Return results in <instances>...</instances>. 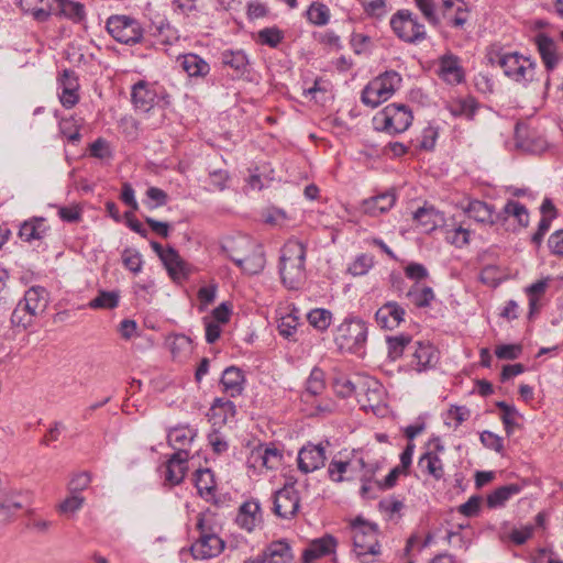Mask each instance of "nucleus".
Here are the masks:
<instances>
[{
	"label": "nucleus",
	"mask_w": 563,
	"mask_h": 563,
	"mask_svg": "<svg viewBox=\"0 0 563 563\" xmlns=\"http://www.w3.org/2000/svg\"><path fill=\"white\" fill-rule=\"evenodd\" d=\"M351 529L356 556L362 563H369V556H375L380 553L376 526L365 522L361 518H356Z\"/></svg>",
	"instance_id": "4"
},
{
	"label": "nucleus",
	"mask_w": 563,
	"mask_h": 563,
	"mask_svg": "<svg viewBox=\"0 0 563 563\" xmlns=\"http://www.w3.org/2000/svg\"><path fill=\"white\" fill-rule=\"evenodd\" d=\"M478 103L473 97L453 99L446 102L445 109L453 117H462L472 120L476 113Z\"/></svg>",
	"instance_id": "31"
},
{
	"label": "nucleus",
	"mask_w": 563,
	"mask_h": 563,
	"mask_svg": "<svg viewBox=\"0 0 563 563\" xmlns=\"http://www.w3.org/2000/svg\"><path fill=\"white\" fill-rule=\"evenodd\" d=\"M501 69L511 80L526 85L534 78L536 63L519 53H507L501 59Z\"/></svg>",
	"instance_id": "9"
},
{
	"label": "nucleus",
	"mask_w": 563,
	"mask_h": 563,
	"mask_svg": "<svg viewBox=\"0 0 563 563\" xmlns=\"http://www.w3.org/2000/svg\"><path fill=\"white\" fill-rule=\"evenodd\" d=\"M60 85V93L59 100L64 108L71 109L79 101L78 95V81L75 73L68 69H65L59 79Z\"/></svg>",
	"instance_id": "19"
},
{
	"label": "nucleus",
	"mask_w": 563,
	"mask_h": 563,
	"mask_svg": "<svg viewBox=\"0 0 563 563\" xmlns=\"http://www.w3.org/2000/svg\"><path fill=\"white\" fill-rule=\"evenodd\" d=\"M122 263L126 269L133 274H137L142 271V256L139 251L133 249H125L122 252Z\"/></svg>",
	"instance_id": "50"
},
{
	"label": "nucleus",
	"mask_w": 563,
	"mask_h": 563,
	"mask_svg": "<svg viewBox=\"0 0 563 563\" xmlns=\"http://www.w3.org/2000/svg\"><path fill=\"white\" fill-rule=\"evenodd\" d=\"M196 435L197 431L189 427H177L169 430L167 440L173 448H187Z\"/></svg>",
	"instance_id": "37"
},
{
	"label": "nucleus",
	"mask_w": 563,
	"mask_h": 563,
	"mask_svg": "<svg viewBox=\"0 0 563 563\" xmlns=\"http://www.w3.org/2000/svg\"><path fill=\"white\" fill-rule=\"evenodd\" d=\"M350 465V462L332 460L328 467L330 479L336 483L344 481V474L347 472Z\"/></svg>",
	"instance_id": "64"
},
{
	"label": "nucleus",
	"mask_w": 563,
	"mask_h": 563,
	"mask_svg": "<svg viewBox=\"0 0 563 563\" xmlns=\"http://www.w3.org/2000/svg\"><path fill=\"white\" fill-rule=\"evenodd\" d=\"M445 241L456 247H463L470 242V231L462 227L446 230Z\"/></svg>",
	"instance_id": "56"
},
{
	"label": "nucleus",
	"mask_w": 563,
	"mask_h": 563,
	"mask_svg": "<svg viewBox=\"0 0 563 563\" xmlns=\"http://www.w3.org/2000/svg\"><path fill=\"white\" fill-rule=\"evenodd\" d=\"M479 439L485 448L494 450L497 453L504 451V440L499 435L486 430L481 433Z\"/></svg>",
	"instance_id": "63"
},
{
	"label": "nucleus",
	"mask_w": 563,
	"mask_h": 563,
	"mask_svg": "<svg viewBox=\"0 0 563 563\" xmlns=\"http://www.w3.org/2000/svg\"><path fill=\"white\" fill-rule=\"evenodd\" d=\"M46 233L45 220L43 218H32L24 221L19 230V236L25 241L41 240Z\"/></svg>",
	"instance_id": "34"
},
{
	"label": "nucleus",
	"mask_w": 563,
	"mask_h": 563,
	"mask_svg": "<svg viewBox=\"0 0 563 563\" xmlns=\"http://www.w3.org/2000/svg\"><path fill=\"white\" fill-rule=\"evenodd\" d=\"M373 256L361 254L349 265L347 272L353 276H363L373 267Z\"/></svg>",
	"instance_id": "49"
},
{
	"label": "nucleus",
	"mask_w": 563,
	"mask_h": 563,
	"mask_svg": "<svg viewBox=\"0 0 563 563\" xmlns=\"http://www.w3.org/2000/svg\"><path fill=\"white\" fill-rule=\"evenodd\" d=\"M521 487L518 484H509L496 488L487 496V506L489 508L503 507L512 496L519 494Z\"/></svg>",
	"instance_id": "36"
},
{
	"label": "nucleus",
	"mask_w": 563,
	"mask_h": 563,
	"mask_svg": "<svg viewBox=\"0 0 563 563\" xmlns=\"http://www.w3.org/2000/svg\"><path fill=\"white\" fill-rule=\"evenodd\" d=\"M292 560L291 548L286 540L273 541L257 556L258 563H290Z\"/></svg>",
	"instance_id": "18"
},
{
	"label": "nucleus",
	"mask_w": 563,
	"mask_h": 563,
	"mask_svg": "<svg viewBox=\"0 0 563 563\" xmlns=\"http://www.w3.org/2000/svg\"><path fill=\"white\" fill-rule=\"evenodd\" d=\"M244 382L243 372L235 366H230L223 371L220 384L225 394L236 397L242 394Z\"/></svg>",
	"instance_id": "25"
},
{
	"label": "nucleus",
	"mask_w": 563,
	"mask_h": 563,
	"mask_svg": "<svg viewBox=\"0 0 563 563\" xmlns=\"http://www.w3.org/2000/svg\"><path fill=\"white\" fill-rule=\"evenodd\" d=\"M119 303V294L115 291H100L99 295L89 302L92 309H113Z\"/></svg>",
	"instance_id": "46"
},
{
	"label": "nucleus",
	"mask_w": 563,
	"mask_h": 563,
	"mask_svg": "<svg viewBox=\"0 0 563 563\" xmlns=\"http://www.w3.org/2000/svg\"><path fill=\"white\" fill-rule=\"evenodd\" d=\"M243 239H250L249 236H239L229 239L225 241V243L222 245V251L228 255V257L236 264L235 256H243L245 253H247L249 247L246 246H240V242Z\"/></svg>",
	"instance_id": "53"
},
{
	"label": "nucleus",
	"mask_w": 563,
	"mask_h": 563,
	"mask_svg": "<svg viewBox=\"0 0 563 563\" xmlns=\"http://www.w3.org/2000/svg\"><path fill=\"white\" fill-rule=\"evenodd\" d=\"M325 388L324 372L319 367H313L307 379L306 393L303 398L320 395Z\"/></svg>",
	"instance_id": "40"
},
{
	"label": "nucleus",
	"mask_w": 563,
	"mask_h": 563,
	"mask_svg": "<svg viewBox=\"0 0 563 563\" xmlns=\"http://www.w3.org/2000/svg\"><path fill=\"white\" fill-rule=\"evenodd\" d=\"M413 220L423 228L426 232L434 230L443 216L432 206H423L413 213Z\"/></svg>",
	"instance_id": "33"
},
{
	"label": "nucleus",
	"mask_w": 563,
	"mask_h": 563,
	"mask_svg": "<svg viewBox=\"0 0 563 563\" xmlns=\"http://www.w3.org/2000/svg\"><path fill=\"white\" fill-rule=\"evenodd\" d=\"M20 302L31 312V314L36 317L45 311L48 300L44 288L32 287L25 291V295Z\"/></svg>",
	"instance_id": "29"
},
{
	"label": "nucleus",
	"mask_w": 563,
	"mask_h": 563,
	"mask_svg": "<svg viewBox=\"0 0 563 563\" xmlns=\"http://www.w3.org/2000/svg\"><path fill=\"white\" fill-rule=\"evenodd\" d=\"M306 246L297 240L288 241L280 256L279 273L284 285L297 289L305 280Z\"/></svg>",
	"instance_id": "1"
},
{
	"label": "nucleus",
	"mask_w": 563,
	"mask_h": 563,
	"mask_svg": "<svg viewBox=\"0 0 563 563\" xmlns=\"http://www.w3.org/2000/svg\"><path fill=\"white\" fill-rule=\"evenodd\" d=\"M470 416L471 411L465 406H451L446 413V423L451 426L453 421V427L456 429L466 421Z\"/></svg>",
	"instance_id": "57"
},
{
	"label": "nucleus",
	"mask_w": 563,
	"mask_h": 563,
	"mask_svg": "<svg viewBox=\"0 0 563 563\" xmlns=\"http://www.w3.org/2000/svg\"><path fill=\"white\" fill-rule=\"evenodd\" d=\"M538 51L548 70H552L559 63L556 43L544 33H539L534 37Z\"/></svg>",
	"instance_id": "24"
},
{
	"label": "nucleus",
	"mask_w": 563,
	"mask_h": 563,
	"mask_svg": "<svg viewBox=\"0 0 563 563\" xmlns=\"http://www.w3.org/2000/svg\"><path fill=\"white\" fill-rule=\"evenodd\" d=\"M258 43L277 47L284 40V33L278 27H265L257 33Z\"/></svg>",
	"instance_id": "48"
},
{
	"label": "nucleus",
	"mask_w": 563,
	"mask_h": 563,
	"mask_svg": "<svg viewBox=\"0 0 563 563\" xmlns=\"http://www.w3.org/2000/svg\"><path fill=\"white\" fill-rule=\"evenodd\" d=\"M107 31L119 43L133 45L143 37L140 23L128 15H112L107 21Z\"/></svg>",
	"instance_id": "8"
},
{
	"label": "nucleus",
	"mask_w": 563,
	"mask_h": 563,
	"mask_svg": "<svg viewBox=\"0 0 563 563\" xmlns=\"http://www.w3.org/2000/svg\"><path fill=\"white\" fill-rule=\"evenodd\" d=\"M418 468L435 481H440L444 476V465L435 451H427L418 461Z\"/></svg>",
	"instance_id": "28"
},
{
	"label": "nucleus",
	"mask_w": 563,
	"mask_h": 563,
	"mask_svg": "<svg viewBox=\"0 0 563 563\" xmlns=\"http://www.w3.org/2000/svg\"><path fill=\"white\" fill-rule=\"evenodd\" d=\"M416 5L424 16V19L431 24V25H439L440 19L435 11V2L434 0H415Z\"/></svg>",
	"instance_id": "60"
},
{
	"label": "nucleus",
	"mask_w": 563,
	"mask_h": 563,
	"mask_svg": "<svg viewBox=\"0 0 563 563\" xmlns=\"http://www.w3.org/2000/svg\"><path fill=\"white\" fill-rule=\"evenodd\" d=\"M34 316L19 301L11 314V323L14 327L26 329L32 324Z\"/></svg>",
	"instance_id": "55"
},
{
	"label": "nucleus",
	"mask_w": 563,
	"mask_h": 563,
	"mask_svg": "<svg viewBox=\"0 0 563 563\" xmlns=\"http://www.w3.org/2000/svg\"><path fill=\"white\" fill-rule=\"evenodd\" d=\"M361 375L353 378L340 377L334 380V388L339 396L345 398L352 395L357 396L358 387L356 386Z\"/></svg>",
	"instance_id": "44"
},
{
	"label": "nucleus",
	"mask_w": 563,
	"mask_h": 563,
	"mask_svg": "<svg viewBox=\"0 0 563 563\" xmlns=\"http://www.w3.org/2000/svg\"><path fill=\"white\" fill-rule=\"evenodd\" d=\"M412 119L407 106L391 103L375 114L373 124L375 130L395 135L405 132L411 125Z\"/></svg>",
	"instance_id": "3"
},
{
	"label": "nucleus",
	"mask_w": 563,
	"mask_h": 563,
	"mask_svg": "<svg viewBox=\"0 0 563 563\" xmlns=\"http://www.w3.org/2000/svg\"><path fill=\"white\" fill-rule=\"evenodd\" d=\"M368 328L360 318H346L336 329L334 341L340 350L356 353L367 340Z\"/></svg>",
	"instance_id": "5"
},
{
	"label": "nucleus",
	"mask_w": 563,
	"mask_h": 563,
	"mask_svg": "<svg viewBox=\"0 0 563 563\" xmlns=\"http://www.w3.org/2000/svg\"><path fill=\"white\" fill-rule=\"evenodd\" d=\"M91 477L87 472L76 473L71 476L67 485L69 494L81 495V493L90 485Z\"/></svg>",
	"instance_id": "52"
},
{
	"label": "nucleus",
	"mask_w": 563,
	"mask_h": 563,
	"mask_svg": "<svg viewBox=\"0 0 563 563\" xmlns=\"http://www.w3.org/2000/svg\"><path fill=\"white\" fill-rule=\"evenodd\" d=\"M240 246H246L249 251L243 256L234 255L236 266L250 275L261 273L265 266V255L262 245L252 239H243L240 242Z\"/></svg>",
	"instance_id": "12"
},
{
	"label": "nucleus",
	"mask_w": 563,
	"mask_h": 563,
	"mask_svg": "<svg viewBox=\"0 0 563 563\" xmlns=\"http://www.w3.org/2000/svg\"><path fill=\"white\" fill-rule=\"evenodd\" d=\"M260 457L262 460V465L268 470H275L282 462L283 454L276 448H265L262 452H260Z\"/></svg>",
	"instance_id": "61"
},
{
	"label": "nucleus",
	"mask_w": 563,
	"mask_h": 563,
	"mask_svg": "<svg viewBox=\"0 0 563 563\" xmlns=\"http://www.w3.org/2000/svg\"><path fill=\"white\" fill-rule=\"evenodd\" d=\"M180 65L190 77H203L210 71L209 64L197 54L184 55Z\"/></svg>",
	"instance_id": "35"
},
{
	"label": "nucleus",
	"mask_w": 563,
	"mask_h": 563,
	"mask_svg": "<svg viewBox=\"0 0 563 563\" xmlns=\"http://www.w3.org/2000/svg\"><path fill=\"white\" fill-rule=\"evenodd\" d=\"M307 18L314 25H325L330 19V11L325 4L313 2L307 10Z\"/></svg>",
	"instance_id": "45"
},
{
	"label": "nucleus",
	"mask_w": 563,
	"mask_h": 563,
	"mask_svg": "<svg viewBox=\"0 0 563 563\" xmlns=\"http://www.w3.org/2000/svg\"><path fill=\"white\" fill-rule=\"evenodd\" d=\"M396 197L391 192H384L368 199H365L362 203L364 213L376 217L380 213H385L393 208L395 205Z\"/></svg>",
	"instance_id": "27"
},
{
	"label": "nucleus",
	"mask_w": 563,
	"mask_h": 563,
	"mask_svg": "<svg viewBox=\"0 0 563 563\" xmlns=\"http://www.w3.org/2000/svg\"><path fill=\"white\" fill-rule=\"evenodd\" d=\"M327 456L321 444L308 443L298 453V467L303 473L319 470L325 463Z\"/></svg>",
	"instance_id": "13"
},
{
	"label": "nucleus",
	"mask_w": 563,
	"mask_h": 563,
	"mask_svg": "<svg viewBox=\"0 0 563 563\" xmlns=\"http://www.w3.org/2000/svg\"><path fill=\"white\" fill-rule=\"evenodd\" d=\"M406 310L396 301H387L375 313L377 324L387 330L397 328L405 318Z\"/></svg>",
	"instance_id": "16"
},
{
	"label": "nucleus",
	"mask_w": 563,
	"mask_h": 563,
	"mask_svg": "<svg viewBox=\"0 0 563 563\" xmlns=\"http://www.w3.org/2000/svg\"><path fill=\"white\" fill-rule=\"evenodd\" d=\"M402 78L395 70H388L371 80L362 91V101L372 108L387 101L399 89Z\"/></svg>",
	"instance_id": "2"
},
{
	"label": "nucleus",
	"mask_w": 563,
	"mask_h": 563,
	"mask_svg": "<svg viewBox=\"0 0 563 563\" xmlns=\"http://www.w3.org/2000/svg\"><path fill=\"white\" fill-rule=\"evenodd\" d=\"M236 415L233 401L224 398H216L209 409L208 418L213 427H222Z\"/></svg>",
	"instance_id": "20"
},
{
	"label": "nucleus",
	"mask_w": 563,
	"mask_h": 563,
	"mask_svg": "<svg viewBox=\"0 0 563 563\" xmlns=\"http://www.w3.org/2000/svg\"><path fill=\"white\" fill-rule=\"evenodd\" d=\"M56 8L53 13L58 16L67 18L76 23L81 22L86 18L84 4L73 0H55Z\"/></svg>",
	"instance_id": "32"
},
{
	"label": "nucleus",
	"mask_w": 563,
	"mask_h": 563,
	"mask_svg": "<svg viewBox=\"0 0 563 563\" xmlns=\"http://www.w3.org/2000/svg\"><path fill=\"white\" fill-rule=\"evenodd\" d=\"M522 353L520 344H501L495 349V355L499 360H516Z\"/></svg>",
	"instance_id": "62"
},
{
	"label": "nucleus",
	"mask_w": 563,
	"mask_h": 563,
	"mask_svg": "<svg viewBox=\"0 0 563 563\" xmlns=\"http://www.w3.org/2000/svg\"><path fill=\"white\" fill-rule=\"evenodd\" d=\"M185 471L181 467H177L174 462H168L164 466V484L170 487L178 485L185 477Z\"/></svg>",
	"instance_id": "51"
},
{
	"label": "nucleus",
	"mask_w": 563,
	"mask_h": 563,
	"mask_svg": "<svg viewBox=\"0 0 563 563\" xmlns=\"http://www.w3.org/2000/svg\"><path fill=\"white\" fill-rule=\"evenodd\" d=\"M195 484L199 495L207 501L214 500L216 481L214 474L209 468L198 470L196 472Z\"/></svg>",
	"instance_id": "30"
},
{
	"label": "nucleus",
	"mask_w": 563,
	"mask_h": 563,
	"mask_svg": "<svg viewBox=\"0 0 563 563\" xmlns=\"http://www.w3.org/2000/svg\"><path fill=\"white\" fill-rule=\"evenodd\" d=\"M298 324V318L292 313H288L279 319L277 328L280 335L290 339L296 333Z\"/></svg>",
	"instance_id": "58"
},
{
	"label": "nucleus",
	"mask_w": 563,
	"mask_h": 563,
	"mask_svg": "<svg viewBox=\"0 0 563 563\" xmlns=\"http://www.w3.org/2000/svg\"><path fill=\"white\" fill-rule=\"evenodd\" d=\"M437 360V350L433 345L420 341L413 342L410 361L412 369L419 373L426 371L431 367Z\"/></svg>",
	"instance_id": "17"
},
{
	"label": "nucleus",
	"mask_w": 563,
	"mask_h": 563,
	"mask_svg": "<svg viewBox=\"0 0 563 563\" xmlns=\"http://www.w3.org/2000/svg\"><path fill=\"white\" fill-rule=\"evenodd\" d=\"M388 355L393 360L400 357L406 351H411L413 347V341L411 336L400 334L387 339Z\"/></svg>",
	"instance_id": "38"
},
{
	"label": "nucleus",
	"mask_w": 563,
	"mask_h": 563,
	"mask_svg": "<svg viewBox=\"0 0 563 563\" xmlns=\"http://www.w3.org/2000/svg\"><path fill=\"white\" fill-rule=\"evenodd\" d=\"M309 323L318 330H325L331 322V312L325 309H313L308 316Z\"/></svg>",
	"instance_id": "54"
},
{
	"label": "nucleus",
	"mask_w": 563,
	"mask_h": 563,
	"mask_svg": "<svg viewBox=\"0 0 563 563\" xmlns=\"http://www.w3.org/2000/svg\"><path fill=\"white\" fill-rule=\"evenodd\" d=\"M409 300L417 307H428L434 298L432 288L430 287H412L407 294Z\"/></svg>",
	"instance_id": "43"
},
{
	"label": "nucleus",
	"mask_w": 563,
	"mask_h": 563,
	"mask_svg": "<svg viewBox=\"0 0 563 563\" xmlns=\"http://www.w3.org/2000/svg\"><path fill=\"white\" fill-rule=\"evenodd\" d=\"M300 507V496L294 484H286L274 495L273 511L282 519L294 518Z\"/></svg>",
	"instance_id": "11"
},
{
	"label": "nucleus",
	"mask_w": 563,
	"mask_h": 563,
	"mask_svg": "<svg viewBox=\"0 0 563 563\" xmlns=\"http://www.w3.org/2000/svg\"><path fill=\"white\" fill-rule=\"evenodd\" d=\"M221 60L223 65L238 71H243L249 64V59L242 51H224L221 54Z\"/></svg>",
	"instance_id": "42"
},
{
	"label": "nucleus",
	"mask_w": 563,
	"mask_h": 563,
	"mask_svg": "<svg viewBox=\"0 0 563 563\" xmlns=\"http://www.w3.org/2000/svg\"><path fill=\"white\" fill-rule=\"evenodd\" d=\"M390 27L404 42L417 44L427 38V31L411 11L398 10L390 19Z\"/></svg>",
	"instance_id": "7"
},
{
	"label": "nucleus",
	"mask_w": 563,
	"mask_h": 563,
	"mask_svg": "<svg viewBox=\"0 0 563 563\" xmlns=\"http://www.w3.org/2000/svg\"><path fill=\"white\" fill-rule=\"evenodd\" d=\"M466 212L470 218L484 224H495L500 220L501 214H495L494 207L481 200H473L468 203Z\"/></svg>",
	"instance_id": "26"
},
{
	"label": "nucleus",
	"mask_w": 563,
	"mask_h": 563,
	"mask_svg": "<svg viewBox=\"0 0 563 563\" xmlns=\"http://www.w3.org/2000/svg\"><path fill=\"white\" fill-rule=\"evenodd\" d=\"M438 75L446 84H461L464 80V70L460 58L452 53L442 55L439 58Z\"/></svg>",
	"instance_id": "15"
},
{
	"label": "nucleus",
	"mask_w": 563,
	"mask_h": 563,
	"mask_svg": "<svg viewBox=\"0 0 563 563\" xmlns=\"http://www.w3.org/2000/svg\"><path fill=\"white\" fill-rule=\"evenodd\" d=\"M496 406L503 412L501 421L504 423L507 435H511L514 429L518 426L517 418L520 416L518 410L505 401H497Z\"/></svg>",
	"instance_id": "41"
},
{
	"label": "nucleus",
	"mask_w": 563,
	"mask_h": 563,
	"mask_svg": "<svg viewBox=\"0 0 563 563\" xmlns=\"http://www.w3.org/2000/svg\"><path fill=\"white\" fill-rule=\"evenodd\" d=\"M500 214V219L504 220L508 217L516 218L521 227H527L529 224V212L527 208L518 201L508 200L503 209V213Z\"/></svg>",
	"instance_id": "39"
},
{
	"label": "nucleus",
	"mask_w": 563,
	"mask_h": 563,
	"mask_svg": "<svg viewBox=\"0 0 563 563\" xmlns=\"http://www.w3.org/2000/svg\"><path fill=\"white\" fill-rule=\"evenodd\" d=\"M196 528L199 537L191 545L190 552L196 560H208L218 556L224 550V541L206 525L202 514L198 515Z\"/></svg>",
	"instance_id": "6"
},
{
	"label": "nucleus",
	"mask_w": 563,
	"mask_h": 563,
	"mask_svg": "<svg viewBox=\"0 0 563 563\" xmlns=\"http://www.w3.org/2000/svg\"><path fill=\"white\" fill-rule=\"evenodd\" d=\"M59 132L71 143L79 142L81 137L79 126L74 119H63L59 122Z\"/></svg>",
	"instance_id": "59"
},
{
	"label": "nucleus",
	"mask_w": 563,
	"mask_h": 563,
	"mask_svg": "<svg viewBox=\"0 0 563 563\" xmlns=\"http://www.w3.org/2000/svg\"><path fill=\"white\" fill-rule=\"evenodd\" d=\"M85 497L82 495L69 494L58 504L57 511L62 515H74L82 508Z\"/></svg>",
	"instance_id": "47"
},
{
	"label": "nucleus",
	"mask_w": 563,
	"mask_h": 563,
	"mask_svg": "<svg viewBox=\"0 0 563 563\" xmlns=\"http://www.w3.org/2000/svg\"><path fill=\"white\" fill-rule=\"evenodd\" d=\"M262 521L261 506L257 501L249 500L242 504L236 516V523L246 531H253Z\"/></svg>",
	"instance_id": "22"
},
{
	"label": "nucleus",
	"mask_w": 563,
	"mask_h": 563,
	"mask_svg": "<svg viewBox=\"0 0 563 563\" xmlns=\"http://www.w3.org/2000/svg\"><path fill=\"white\" fill-rule=\"evenodd\" d=\"M358 387L357 401L363 409L375 410L384 402L385 388L374 377L364 375L360 376V380L356 383Z\"/></svg>",
	"instance_id": "10"
},
{
	"label": "nucleus",
	"mask_w": 563,
	"mask_h": 563,
	"mask_svg": "<svg viewBox=\"0 0 563 563\" xmlns=\"http://www.w3.org/2000/svg\"><path fill=\"white\" fill-rule=\"evenodd\" d=\"M157 98L156 87L147 81L140 80L132 87L131 100L140 111L148 112L155 106Z\"/></svg>",
	"instance_id": "14"
},
{
	"label": "nucleus",
	"mask_w": 563,
	"mask_h": 563,
	"mask_svg": "<svg viewBox=\"0 0 563 563\" xmlns=\"http://www.w3.org/2000/svg\"><path fill=\"white\" fill-rule=\"evenodd\" d=\"M336 545L335 539L327 536L313 540L302 552V563H312L314 560L330 554Z\"/></svg>",
	"instance_id": "23"
},
{
	"label": "nucleus",
	"mask_w": 563,
	"mask_h": 563,
	"mask_svg": "<svg viewBox=\"0 0 563 563\" xmlns=\"http://www.w3.org/2000/svg\"><path fill=\"white\" fill-rule=\"evenodd\" d=\"M162 262L172 279L183 280L189 276L190 269L188 264L174 247L168 246L166 249V252L162 255Z\"/></svg>",
	"instance_id": "21"
}]
</instances>
